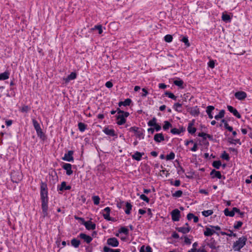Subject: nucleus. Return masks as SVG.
I'll return each instance as SVG.
<instances>
[{
  "instance_id": "1",
  "label": "nucleus",
  "mask_w": 252,
  "mask_h": 252,
  "mask_svg": "<svg viewBox=\"0 0 252 252\" xmlns=\"http://www.w3.org/2000/svg\"><path fill=\"white\" fill-rule=\"evenodd\" d=\"M40 197L41 200V208L43 214V217H47L48 215V189L47 184L45 183L41 182L40 185Z\"/></svg>"
},
{
  "instance_id": "2",
  "label": "nucleus",
  "mask_w": 252,
  "mask_h": 252,
  "mask_svg": "<svg viewBox=\"0 0 252 252\" xmlns=\"http://www.w3.org/2000/svg\"><path fill=\"white\" fill-rule=\"evenodd\" d=\"M247 238L246 236H242L235 242L233 245V249L235 251H240L246 245Z\"/></svg>"
},
{
  "instance_id": "3",
  "label": "nucleus",
  "mask_w": 252,
  "mask_h": 252,
  "mask_svg": "<svg viewBox=\"0 0 252 252\" xmlns=\"http://www.w3.org/2000/svg\"><path fill=\"white\" fill-rule=\"evenodd\" d=\"M11 181L13 183H18L22 180V174L18 171H13L11 174Z\"/></svg>"
},
{
  "instance_id": "4",
  "label": "nucleus",
  "mask_w": 252,
  "mask_h": 252,
  "mask_svg": "<svg viewBox=\"0 0 252 252\" xmlns=\"http://www.w3.org/2000/svg\"><path fill=\"white\" fill-rule=\"evenodd\" d=\"M129 131L134 132L137 137L144 138V129L142 128L140 129L136 126H132L129 129Z\"/></svg>"
},
{
  "instance_id": "5",
  "label": "nucleus",
  "mask_w": 252,
  "mask_h": 252,
  "mask_svg": "<svg viewBox=\"0 0 252 252\" xmlns=\"http://www.w3.org/2000/svg\"><path fill=\"white\" fill-rule=\"evenodd\" d=\"M171 215L173 221H178L181 218V212L178 209H175L171 212Z\"/></svg>"
},
{
  "instance_id": "6",
  "label": "nucleus",
  "mask_w": 252,
  "mask_h": 252,
  "mask_svg": "<svg viewBox=\"0 0 252 252\" xmlns=\"http://www.w3.org/2000/svg\"><path fill=\"white\" fill-rule=\"evenodd\" d=\"M73 151H68L67 153L64 154V157L62 158V159L68 162L73 161Z\"/></svg>"
},
{
  "instance_id": "7",
  "label": "nucleus",
  "mask_w": 252,
  "mask_h": 252,
  "mask_svg": "<svg viewBox=\"0 0 252 252\" xmlns=\"http://www.w3.org/2000/svg\"><path fill=\"white\" fill-rule=\"evenodd\" d=\"M119 244V241L115 237L108 238L107 240V244L113 247H118Z\"/></svg>"
},
{
  "instance_id": "8",
  "label": "nucleus",
  "mask_w": 252,
  "mask_h": 252,
  "mask_svg": "<svg viewBox=\"0 0 252 252\" xmlns=\"http://www.w3.org/2000/svg\"><path fill=\"white\" fill-rule=\"evenodd\" d=\"M235 212H239V209L236 207H233L231 211H229L228 208H226L224 210V214L226 216L232 217L234 216Z\"/></svg>"
},
{
  "instance_id": "9",
  "label": "nucleus",
  "mask_w": 252,
  "mask_h": 252,
  "mask_svg": "<svg viewBox=\"0 0 252 252\" xmlns=\"http://www.w3.org/2000/svg\"><path fill=\"white\" fill-rule=\"evenodd\" d=\"M103 211L105 212V213L103 214L104 219L107 220L114 221V219L110 217V213L111 211L110 207H107L104 209Z\"/></svg>"
},
{
  "instance_id": "10",
  "label": "nucleus",
  "mask_w": 252,
  "mask_h": 252,
  "mask_svg": "<svg viewBox=\"0 0 252 252\" xmlns=\"http://www.w3.org/2000/svg\"><path fill=\"white\" fill-rule=\"evenodd\" d=\"M187 111L189 112L192 116L194 117L198 116L200 113L199 108H198L197 106H195L194 107H188Z\"/></svg>"
},
{
  "instance_id": "11",
  "label": "nucleus",
  "mask_w": 252,
  "mask_h": 252,
  "mask_svg": "<svg viewBox=\"0 0 252 252\" xmlns=\"http://www.w3.org/2000/svg\"><path fill=\"white\" fill-rule=\"evenodd\" d=\"M72 165L70 163H65L62 166V168L66 170V174L67 175H71L73 173V171L71 169Z\"/></svg>"
},
{
  "instance_id": "12",
  "label": "nucleus",
  "mask_w": 252,
  "mask_h": 252,
  "mask_svg": "<svg viewBox=\"0 0 252 252\" xmlns=\"http://www.w3.org/2000/svg\"><path fill=\"white\" fill-rule=\"evenodd\" d=\"M235 97L239 100H242L247 97V94L245 92L239 91L235 93Z\"/></svg>"
},
{
  "instance_id": "13",
  "label": "nucleus",
  "mask_w": 252,
  "mask_h": 252,
  "mask_svg": "<svg viewBox=\"0 0 252 252\" xmlns=\"http://www.w3.org/2000/svg\"><path fill=\"white\" fill-rule=\"evenodd\" d=\"M116 119L118 120L117 124L119 125H122L126 122V119L122 114H118L116 116Z\"/></svg>"
},
{
  "instance_id": "14",
  "label": "nucleus",
  "mask_w": 252,
  "mask_h": 252,
  "mask_svg": "<svg viewBox=\"0 0 252 252\" xmlns=\"http://www.w3.org/2000/svg\"><path fill=\"white\" fill-rule=\"evenodd\" d=\"M214 233H216L218 236H219V233L218 232H216L214 230L208 227L205 228V230L204 232V234L205 236H211Z\"/></svg>"
},
{
  "instance_id": "15",
  "label": "nucleus",
  "mask_w": 252,
  "mask_h": 252,
  "mask_svg": "<svg viewBox=\"0 0 252 252\" xmlns=\"http://www.w3.org/2000/svg\"><path fill=\"white\" fill-rule=\"evenodd\" d=\"M79 237L81 239H82L84 240V241L86 242L87 243H90L93 240L92 238L89 236L87 235L85 233H81L79 234Z\"/></svg>"
},
{
  "instance_id": "16",
  "label": "nucleus",
  "mask_w": 252,
  "mask_h": 252,
  "mask_svg": "<svg viewBox=\"0 0 252 252\" xmlns=\"http://www.w3.org/2000/svg\"><path fill=\"white\" fill-rule=\"evenodd\" d=\"M228 111L232 113L235 117H236L237 118H241V115L239 113L238 111L233 107L232 106L230 105H228L227 107Z\"/></svg>"
},
{
  "instance_id": "17",
  "label": "nucleus",
  "mask_w": 252,
  "mask_h": 252,
  "mask_svg": "<svg viewBox=\"0 0 252 252\" xmlns=\"http://www.w3.org/2000/svg\"><path fill=\"white\" fill-rule=\"evenodd\" d=\"M84 225H85L87 230H94L96 227L95 224L90 220L84 222Z\"/></svg>"
},
{
  "instance_id": "18",
  "label": "nucleus",
  "mask_w": 252,
  "mask_h": 252,
  "mask_svg": "<svg viewBox=\"0 0 252 252\" xmlns=\"http://www.w3.org/2000/svg\"><path fill=\"white\" fill-rule=\"evenodd\" d=\"M71 189L70 186H66V183L64 181L62 182L60 187H58V190L63 191L65 190H70Z\"/></svg>"
},
{
  "instance_id": "19",
  "label": "nucleus",
  "mask_w": 252,
  "mask_h": 252,
  "mask_svg": "<svg viewBox=\"0 0 252 252\" xmlns=\"http://www.w3.org/2000/svg\"><path fill=\"white\" fill-rule=\"evenodd\" d=\"M103 131L106 135L109 136H117V134L115 133V130L113 129H109L108 127H105L103 129Z\"/></svg>"
},
{
  "instance_id": "20",
  "label": "nucleus",
  "mask_w": 252,
  "mask_h": 252,
  "mask_svg": "<svg viewBox=\"0 0 252 252\" xmlns=\"http://www.w3.org/2000/svg\"><path fill=\"white\" fill-rule=\"evenodd\" d=\"M154 140L158 143L164 140V137L162 133H157L154 135Z\"/></svg>"
},
{
  "instance_id": "21",
  "label": "nucleus",
  "mask_w": 252,
  "mask_h": 252,
  "mask_svg": "<svg viewBox=\"0 0 252 252\" xmlns=\"http://www.w3.org/2000/svg\"><path fill=\"white\" fill-rule=\"evenodd\" d=\"M194 121L193 120L191 122L189 123L188 127V131L191 134H194L196 131V128L192 127L194 125Z\"/></svg>"
},
{
  "instance_id": "22",
  "label": "nucleus",
  "mask_w": 252,
  "mask_h": 252,
  "mask_svg": "<svg viewBox=\"0 0 252 252\" xmlns=\"http://www.w3.org/2000/svg\"><path fill=\"white\" fill-rule=\"evenodd\" d=\"M210 175L212 176V178H217L219 179L222 178V175L220 172V171H216L215 169H213Z\"/></svg>"
},
{
  "instance_id": "23",
  "label": "nucleus",
  "mask_w": 252,
  "mask_h": 252,
  "mask_svg": "<svg viewBox=\"0 0 252 252\" xmlns=\"http://www.w3.org/2000/svg\"><path fill=\"white\" fill-rule=\"evenodd\" d=\"M76 77V73L75 72H72L69 75L67 76L66 78H64L63 80H64L65 82L67 83H68L70 81L75 79Z\"/></svg>"
},
{
  "instance_id": "24",
  "label": "nucleus",
  "mask_w": 252,
  "mask_h": 252,
  "mask_svg": "<svg viewBox=\"0 0 252 252\" xmlns=\"http://www.w3.org/2000/svg\"><path fill=\"white\" fill-rule=\"evenodd\" d=\"M144 155V153H140L137 151L133 155H132V158L133 159H135L137 161H140L141 159L142 156Z\"/></svg>"
},
{
  "instance_id": "25",
  "label": "nucleus",
  "mask_w": 252,
  "mask_h": 252,
  "mask_svg": "<svg viewBox=\"0 0 252 252\" xmlns=\"http://www.w3.org/2000/svg\"><path fill=\"white\" fill-rule=\"evenodd\" d=\"M210 243H208L207 245L212 249H217L219 248V246L216 247L217 242L215 241L214 238H211Z\"/></svg>"
},
{
  "instance_id": "26",
  "label": "nucleus",
  "mask_w": 252,
  "mask_h": 252,
  "mask_svg": "<svg viewBox=\"0 0 252 252\" xmlns=\"http://www.w3.org/2000/svg\"><path fill=\"white\" fill-rule=\"evenodd\" d=\"M176 229L179 232H182L183 234H186L190 231V227L189 226L187 227H176Z\"/></svg>"
},
{
  "instance_id": "27",
  "label": "nucleus",
  "mask_w": 252,
  "mask_h": 252,
  "mask_svg": "<svg viewBox=\"0 0 252 252\" xmlns=\"http://www.w3.org/2000/svg\"><path fill=\"white\" fill-rule=\"evenodd\" d=\"M132 102V100L130 98H127L124 101H120L118 103V105L119 107H121L122 106H129Z\"/></svg>"
},
{
  "instance_id": "28",
  "label": "nucleus",
  "mask_w": 252,
  "mask_h": 252,
  "mask_svg": "<svg viewBox=\"0 0 252 252\" xmlns=\"http://www.w3.org/2000/svg\"><path fill=\"white\" fill-rule=\"evenodd\" d=\"M215 109V107L213 106L209 105L207 107L206 113H207L208 117L210 119H212L213 118V116L212 114V112Z\"/></svg>"
},
{
  "instance_id": "29",
  "label": "nucleus",
  "mask_w": 252,
  "mask_h": 252,
  "mask_svg": "<svg viewBox=\"0 0 252 252\" xmlns=\"http://www.w3.org/2000/svg\"><path fill=\"white\" fill-rule=\"evenodd\" d=\"M37 135L40 137L42 140H44L46 139V136L44 133L42 131V130L40 128V129L36 130Z\"/></svg>"
},
{
  "instance_id": "30",
  "label": "nucleus",
  "mask_w": 252,
  "mask_h": 252,
  "mask_svg": "<svg viewBox=\"0 0 252 252\" xmlns=\"http://www.w3.org/2000/svg\"><path fill=\"white\" fill-rule=\"evenodd\" d=\"M71 244L75 248H78L80 244V241L76 238H73L71 240Z\"/></svg>"
},
{
  "instance_id": "31",
  "label": "nucleus",
  "mask_w": 252,
  "mask_h": 252,
  "mask_svg": "<svg viewBox=\"0 0 252 252\" xmlns=\"http://www.w3.org/2000/svg\"><path fill=\"white\" fill-rule=\"evenodd\" d=\"M126 209L125 210V213L127 215H129L130 213V211L132 209V205L129 202H126Z\"/></svg>"
},
{
  "instance_id": "32",
  "label": "nucleus",
  "mask_w": 252,
  "mask_h": 252,
  "mask_svg": "<svg viewBox=\"0 0 252 252\" xmlns=\"http://www.w3.org/2000/svg\"><path fill=\"white\" fill-rule=\"evenodd\" d=\"M9 76V73L7 71H5L0 74V80H5L7 79Z\"/></svg>"
},
{
  "instance_id": "33",
  "label": "nucleus",
  "mask_w": 252,
  "mask_h": 252,
  "mask_svg": "<svg viewBox=\"0 0 252 252\" xmlns=\"http://www.w3.org/2000/svg\"><path fill=\"white\" fill-rule=\"evenodd\" d=\"M221 19L222 21L226 23L230 22L231 19L230 16L229 15L224 13L222 14Z\"/></svg>"
},
{
  "instance_id": "34",
  "label": "nucleus",
  "mask_w": 252,
  "mask_h": 252,
  "mask_svg": "<svg viewBox=\"0 0 252 252\" xmlns=\"http://www.w3.org/2000/svg\"><path fill=\"white\" fill-rule=\"evenodd\" d=\"M224 114H225V110H221L220 111L219 114H218L215 116V119L217 120H218L220 119H221L224 117Z\"/></svg>"
},
{
  "instance_id": "35",
  "label": "nucleus",
  "mask_w": 252,
  "mask_h": 252,
  "mask_svg": "<svg viewBox=\"0 0 252 252\" xmlns=\"http://www.w3.org/2000/svg\"><path fill=\"white\" fill-rule=\"evenodd\" d=\"M182 104L179 103H175L173 106V108L175 110V111L178 112H181L182 110L180 109L182 108Z\"/></svg>"
},
{
  "instance_id": "36",
  "label": "nucleus",
  "mask_w": 252,
  "mask_h": 252,
  "mask_svg": "<svg viewBox=\"0 0 252 252\" xmlns=\"http://www.w3.org/2000/svg\"><path fill=\"white\" fill-rule=\"evenodd\" d=\"M78 126L79 130L81 132H83L86 129L87 125L83 123L80 122L78 124Z\"/></svg>"
},
{
  "instance_id": "37",
  "label": "nucleus",
  "mask_w": 252,
  "mask_h": 252,
  "mask_svg": "<svg viewBox=\"0 0 252 252\" xmlns=\"http://www.w3.org/2000/svg\"><path fill=\"white\" fill-rule=\"evenodd\" d=\"M119 233H123L126 235L128 234V230L126 227H121L118 230Z\"/></svg>"
},
{
  "instance_id": "38",
  "label": "nucleus",
  "mask_w": 252,
  "mask_h": 252,
  "mask_svg": "<svg viewBox=\"0 0 252 252\" xmlns=\"http://www.w3.org/2000/svg\"><path fill=\"white\" fill-rule=\"evenodd\" d=\"M157 119L155 117L153 118L152 120L148 122V125L149 126L152 127L155 126L157 123Z\"/></svg>"
},
{
  "instance_id": "39",
  "label": "nucleus",
  "mask_w": 252,
  "mask_h": 252,
  "mask_svg": "<svg viewBox=\"0 0 252 252\" xmlns=\"http://www.w3.org/2000/svg\"><path fill=\"white\" fill-rule=\"evenodd\" d=\"M228 140L230 144H236V143H238L239 145H241V142L239 139H233L228 138Z\"/></svg>"
},
{
  "instance_id": "40",
  "label": "nucleus",
  "mask_w": 252,
  "mask_h": 252,
  "mask_svg": "<svg viewBox=\"0 0 252 252\" xmlns=\"http://www.w3.org/2000/svg\"><path fill=\"white\" fill-rule=\"evenodd\" d=\"M221 165V162L220 160H215L213 161L212 164L213 166L218 169H220Z\"/></svg>"
},
{
  "instance_id": "41",
  "label": "nucleus",
  "mask_w": 252,
  "mask_h": 252,
  "mask_svg": "<svg viewBox=\"0 0 252 252\" xmlns=\"http://www.w3.org/2000/svg\"><path fill=\"white\" fill-rule=\"evenodd\" d=\"M31 110V107L28 105H24L20 109V111L22 113H27Z\"/></svg>"
},
{
  "instance_id": "42",
  "label": "nucleus",
  "mask_w": 252,
  "mask_h": 252,
  "mask_svg": "<svg viewBox=\"0 0 252 252\" xmlns=\"http://www.w3.org/2000/svg\"><path fill=\"white\" fill-rule=\"evenodd\" d=\"M32 122L35 130H38L41 128L39 124L35 119H32Z\"/></svg>"
},
{
  "instance_id": "43",
  "label": "nucleus",
  "mask_w": 252,
  "mask_h": 252,
  "mask_svg": "<svg viewBox=\"0 0 252 252\" xmlns=\"http://www.w3.org/2000/svg\"><path fill=\"white\" fill-rule=\"evenodd\" d=\"M213 214V211L212 210H206L202 212V214L205 217H207Z\"/></svg>"
},
{
  "instance_id": "44",
  "label": "nucleus",
  "mask_w": 252,
  "mask_h": 252,
  "mask_svg": "<svg viewBox=\"0 0 252 252\" xmlns=\"http://www.w3.org/2000/svg\"><path fill=\"white\" fill-rule=\"evenodd\" d=\"M164 94L166 96H167L168 97L172 98L174 100H176L177 96H175L173 93L169 92H165L164 93Z\"/></svg>"
},
{
  "instance_id": "45",
  "label": "nucleus",
  "mask_w": 252,
  "mask_h": 252,
  "mask_svg": "<svg viewBox=\"0 0 252 252\" xmlns=\"http://www.w3.org/2000/svg\"><path fill=\"white\" fill-rule=\"evenodd\" d=\"M173 83L174 85H175L177 86H179L181 88H183V85L184 84V82L182 80H176L174 81Z\"/></svg>"
},
{
  "instance_id": "46",
  "label": "nucleus",
  "mask_w": 252,
  "mask_h": 252,
  "mask_svg": "<svg viewBox=\"0 0 252 252\" xmlns=\"http://www.w3.org/2000/svg\"><path fill=\"white\" fill-rule=\"evenodd\" d=\"M94 205H97L99 203L100 198L98 196H94L92 197Z\"/></svg>"
},
{
  "instance_id": "47",
  "label": "nucleus",
  "mask_w": 252,
  "mask_h": 252,
  "mask_svg": "<svg viewBox=\"0 0 252 252\" xmlns=\"http://www.w3.org/2000/svg\"><path fill=\"white\" fill-rule=\"evenodd\" d=\"M183 194V191L181 190H177L172 194V196L175 197H180Z\"/></svg>"
},
{
  "instance_id": "48",
  "label": "nucleus",
  "mask_w": 252,
  "mask_h": 252,
  "mask_svg": "<svg viewBox=\"0 0 252 252\" xmlns=\"http://www.w3.org/2000/svg\"><path fill=\"white\" fill-rule=\"evenodd\" d=\"M164 40L166 42H171L172 40H173V37L170 34H167L164 37Z\"/></svg>"
},
{
  "instance_id": "49",
  "label": "nucleus",
  "mask_w": 252,
  "mask_h": 252,
  "mask_svg": "<svg viewBox=\"0 0 252 252\" xmlns=\"http://www.w3.org/2000/svg\"><path fill=\"white\" fill-rule=\"evenodd\" d=\"M170 127H172V125L169 122L165 121L164 125L163 126V129L166 130Z\"/></svg>"
},
{
  "instance_id": "50",
  "label": "nucleus",
  "mask_w": 252,
  "mask_h": 252,
  "mask_svg": "<svg viewBox=\"0 0 252 252\" xmlns=\"http://www.w3.org/2000/svg\"><path fill=\"white\" fill-rule=\"evenodd\" d=\"M175 158V154L171 152L169 155H167L166 157L167 160H172Z\"/></svg>"
},
{
  "instance_id": "51",
  "label": "nucleus",
  "mask_w": 252,
  "mask_h": 252,
  "mask_svg": "<svg viewBox=\"0 0 252 252\" xmlns=\"http://www.w3.org/2000/svg\"><path fill=\"white\" fill-rule=\"evenodd\" d=\"M243 225V222L241 221H236L234 225V228L236 229H239Z\"/></svg>"
},
{
  "instance_id": "52",
  "label": "nucleus",
  "mask_w": 252,
  "mask_h": 252,
  "mask_svg": "<svg viewBox=\"0 0 252 252\" xmlns=\"http://www.w3.org/2000/svg\"><path fill=\"white\" fill-rule=\"evenodd\" d=\"M181 41L185 43L187 47H189L190 46V44L189 43L188 38L187 37L184 36Z\"/></svg>"
},
{
  "instance_id": "53",
  "label": "nucleus",
  "mask_w": 252,
  "mask_h": 252,
  "mask_svg": "<svg viewBox=\"0 0 252 252\" xmlns=\"http://www.w3.org/2000/svg\"><path fill=\"white\" fill-rule=\"evenodd\" d=\"M140 198L147 203H149L150 201L149 198L146 196L145 194H141L140 195Z\"/></svg>"
},
{
  "instance_id": "54",
  "label": "nucleus",
  "mask_w": 252,
  "mask_h": 252,
  "mask_svg": "<svg viewBox=\"0 0 252 252\" xmlns=\"http://www.w3.org/2000/svg\"><path fill=\"white\" fill-rule=\"evenodd\" d=\"M221 158L227 161H228L230 159L228 154H227L225 151L221 155Z\"/></svg>"
},
{
  "instance_id": "55",
  "label": "nucleus",
  "mask_w": 252,
  "mask_h": 252,
  "mask_svg": "<svg viewBox=\"0 0 252 252\" xmlns=\"http://www.w3.org/2000/svg\"><path fill=\"white\" fill-rule=\"evenodd\" d=\"M94 29L97 30L98 31L99 34H101L103 32V31L102 29V26L100 25L95 26Z\"/></svg>"
},
{
  "instance_id": "56",
  "label": "nucleus",
  "mask_w": 252,
  "mask_h": 252,
  "mask_svg": "<svg viewBox=\"0 0 252 252\" xmlns=\"http://www.w3.org/2000/svg\"><path fill=\"white\" fill-rule=\"evenodd\" d=\"M171 132L173 134H179L181 131L176 128H174L171 129Z\"/></svg>"
},
{
  "instance_id": "57",
  "label": "nucleus",
  "mask_w": 252,
  "mask_h": 252,
  "mask_svg": "<svg viewBox=\"0 0 252 252\" xmlns=\"http://www.w3.org/2000/svg\"><path fill=\"white\" fill-rule=\"evenodd\" d=\"M74 219L76 220H80L81 223L83 225L84 224V222H86L83 218L79 217L77 216H74Z\"/></svg>"
},
{
  "instance_id": "58",
  "label": "nucleus",
  "mask_w": 252,
  "mask_h": 252,
  "mask_svg": "<svg viewBox=\"0 0 252 252\" xmlns=\"http://www.w3.org/2000/svg\"><path fill=\"white\" fill-rule=\"evenodd\" d=\"M155 130L158 131L161 129V126L158 124H157L155 126H153Z\"/></svg>"
},
{
  "instance_id": "59",
  "label": "nucleus",
  "mask_w": 252,
  "mask_h": 252,
  "mask_svg": "<svg viewBox=\"0 0 252 252\" xmlns=\"http://www.w3.org/2000/svg\"><path fill=\"white\" fill-rule=\"evenodd\" d=\"M198 136L199 137H202L203 140H206L207 138L206 133L203 132L199 133Z\"/></svg>"
},
{
  "instance_id": "60",
  "label": "nucleus",
  "mask_w": 252,
  "mask_h": 252,
  "mask_svg": "<svg viewBox=\"0 0 252 252\" xmlns=\"http://www.w3.org/2000/svg\"><path fill=\"white\" fill-rule=\"evenodd\" d=\"M185 239V243L187 245H190L191 244V240L188 238L186 236H184Z\"/></svg>"
},
{
  "instance_id": "61",
  "label": "nucleus",
  "mask_w": 252,
  "mask_h": 252,
  "mask_svg": "<svg viewBox=\"0 0 252 252\" xmlns=\"http://www.w3.org/2000/svg\"><path fill=\"white\" fill-rule=\"evenodd\" d=\"M208 66L211 68H214L215 67V62L214 61L212 60L209 61L208 63Z\"/></svg>"
},
{
  "instance_id": "62",
  "label": "nucleus",
  "mask_w": 252,
  "mask_h": 252,
  "mask_svg": "<svg viewBox=\"0 0 252 252\" xmlns=\"http://www.w3.org/2000/svg\"><path fill=\"white\" fill-rule=\"evenodd\" d=\"M113 249H111L109 247H107L106 246H104V248H103V252H112V250H113Z\"/></svg>"
},
{
  "instance_id": "63",
  "label": "nucleus",
  "mask_w": 252,
  "mask_h": 252,
  "mask_svg": "<svg viewBox=\"0 0 252 252\" xmlns=\"http://www.w3.org/2000/svg\"><path fill=\"white\" fill-rule=\"evenodd\" d=\"M105 86L108 88H111L113 87V83L110 81H107L105 83Z\"/></svg>"
},
{
  "instance_id": "64",
  "label": "nucleus",
  "mask_w": 252,
  "mask_h": 252,
  "mask_svg": "<svg viewBox=\"0 0 252 252\" xmlns=\"http://www.w3.org/2000/svg\"><path fill=\"white\" fill-rule=\"evenodd\" d=\"M194 217V215L192 213H189L187 215V219L189 220H190L193 218Z\"/></svg>"
}]
</instances>
